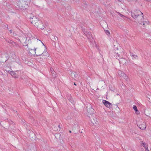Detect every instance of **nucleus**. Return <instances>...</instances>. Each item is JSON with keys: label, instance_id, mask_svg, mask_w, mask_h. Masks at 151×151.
Masks as SVG:
<instances>
[{"label": "nucleus", "instance_id": "f257e3e1", "mask_svg": "<svg viewBox=\"0 0 151 151\" xmlns=\"http://www.w3.org/2000/svg\"><path fill=\"white\" fill-rule=\"evenodd\" d=\"M132 17L137 21L139 24L143 25L148 24V22L144 21V18L143 16V13L139 10H136L131 13Z\"/></svg>", "mask_w": 151, "mask_h": 151}, {"label": "nucleus", "instance_id": "f03ea898", "mask_svg": "<svg viewBox=\"0 0 151 151\" xmlns=\"http://www.w3.org/2000/svg\"><path fill=\"white\" fill-rule=\"evenodd\" d=\"M28 0H19L17 3V5L21 9L25 10L28 7V3L27 1Z\"/></svg>", "mask_w": 151, "mask_h": 151}, {"label": "nucleus", "instance_id": "7ed1b4c3", "mask_svg": "<svg viewBox=\"0 0 151 151\" xmlns=\"http://www.w3.org/2000/svg\"><path fill=\"white\" fill-rule=\"evenodd\" d=\"M122 52H121V54L117 53L116 54V58H117L118 59L120 63H122L123 64H126L127 61L126 59L125 58H120V57H122V56H123L122 54L124 53V52L123 53V49H122Z\"/></svg>", "mask_w": 151, "mask_h": 151}, {"label": "nucleus", "instance_id": "20e7f679", "mask_svg": "<svg viewBox=\"0 0 151 151\" xmlns=\"http://www.w3.org/2000/svg\"><path fill=\"white\" fill-rule=\"evenodd\" d=\"M30 21L31 23L35 26L38 25L39 22L40 21L39 18L35 16H33L32 18L30 17Z\"/></svg>", "mask_w": 151, "mask_h": 151}, {"label": "nucleus", "instance_id": "39448f33", "mask_svg": "<svg viewBox=\"0 0 151 151\" xmlns=\"http://www.w3.org/2000/svg\"><path fill=\"white\" fill-rule=\"evenodd\" d=\"M138 127L141 129H145L146 127V123L143 120H141L140 122H138L137 123Z\"/></svg>", "mask_w": 151, "mask_h": 151}, {"label": "nucleus", "instance_id": "423d86ee", "mask_svg": "<svg viewBox=\"0 0 151 151\" xmlns=\"http://www.w3.org/2000/svg\"><path fill=\"white\" fill-rule=\"evenodd\" d=\"M85 35L86 36L87 38L89 40H91L93 39L92 34L90 32H89L88 30H85V29H82Z\"/></svg>", "mask_w": 151, "mask_h": 151}, {"label": "nucleus", "instance_id": "0eeeda50", "mask_svg": "<svg viewBox=\"0 0 151 151\" xmlns=\"http://www.w3.org/2000/svg\"><path fill=\"white\" fill-rule=\"evenodd\" d=\"M118 74L119 76L124 78L127 81H128V78L127 76L121 70H119L118 71Z\"/></svg>", "mask_w": 151, "mask_h": 151}, {"label": "nucleus", "instance_id": "6e6552de", "mask_svg": "<svg viewBox=\"0 0 151 151\" xmlns=\"http://www.w3.org/2000/svg\"><path fill=\"white\" fill-rule=\"evenodd\" d=\"M29 49V54H30V55L32 56H35L36 55V56H37L38 55H37L35 51L36 50V48H28Z\"/></svg>", "mask_w": 151, "mask_h": 151}, {"label": "nucleus", "instance_id": "1a4fd4ad", "mask_svg": "<svg viewBox=\"0 0 151 151\" xmlns=\"http://www.w3.org/2000/svg\"><path fill=\"white\" fill-rule=\"evenodd\" d=\"M103 103L107 108H110L112 107V105L109 102L104 100H103Z\"/></svg>", "mask_w": 151, "mask_h": 151}, {"label": "nucleus", "instance_id": "9d476101", "mask_svg": "<svg viewBox=\"0 0 151 151\" xmlns=\"http://www.w3.org/2000/svg\"><path fill=\"white\" fill-rule=\"evenodd\" d=\"M35 26L41 29H43L44 28V26L41 21L39 22L38 25Z\"/></svg>", "mask_w": 151, "mask_h": 151}, {"label": "nucleus", "instance_id": "9b49d317", "mask_svg": "<svg viewBox=\"0 0 151 151\" xmlns=\"http://www.w3.org/2000/svg\"><path fill=\"white\" fill-rule=\"evenodd\" d=\"M41 55H42L45 59H47V57L48 56V54L46 49L44 50L43 52Z\"/></svg>", "mask_w": 151, "mask_h": 151}, {"label": "nucleus", "instance_id": "f8f14e48", "mask_svg": "<svg viewBox=\"0 0 151 151\" xmlns=\"http://www.w3.org/2000/svg\"><path fill=\"white\" fill-rule=\"evenodd\" d=\"M92 119H91V122L93 124H97L98 122L97 119L94 117H92Z\"/></svg>", "mask_w": 151, "mask_h": 151}, {"label": "nucleus", "instance_id": "ddd939ff", "mask_svg": "<svg viewBox=\"0 0 151 151\" xmlns=\"http://www.w3.org/2000/svg\"><path fill=\"white\" fill-rule=\"evenodd\" d=\"M29 136L30 138H32V139H34L36 138L35 133H29Z\"/></svg>", "mask_w": 151, "mask_h": 151}, {"label": "nucleus", "instance_id": "4468645a", "mask_svg": "<svg viewBox=\"0 0 151 151\" xmlns=\"http://www.w3.org/2000/svg\"><path fill=\"white\" fill-rule=\"evenodd\" d=\"M130 55L132 56V58L133 60H136L137 58V56L135 55L132 52H130Z\"/></svg>", "mask_w": 151, "mask_h": 151}, {"label": "nucleus", "instance_id": "2eb2a0df", "mask_svg": "<svg viewBox=\"0 0 151 151\" xmlns=\"http://www.w3.org/2000/svg\"><path fill=\"white\" fill-rule=\"evenodd\" d=\"M70 76L72 78H75L77 76L76 73L74 71H72L71 73Z\"/></svg>", "mask_w": 151, "mask_h": 151}, {"label": "nucleus", "instance_id": "dca6fc26", "mask_svg": "<svg viewBox=\"0 0 151 151\" xmlns=\"http://www.w3.org/2000/svg\"><path fill=\"white\" fill-rule=\"evenodd\" d=\"M141 142L142 143V144L143 145L142 146L145 147V149L148 148V145L146 143L142 141H141Z\"/></svg>", "mask_w": 151, "mask_h": 151}, {"label": "nucleus", "instance_id": "f3484780", "mask_svg": "<svg viewBox=\"0 0 151 151\" xmlns=\"http://www.w3.org/2000/svg\"><path fill=\"white\" fill-rule=\"evenodd\" d=\"M60 125H58L57 127H54V130L55 131H59L60 129Z\"/></svg>", "mask_w": 151, "mask_h": 151}, {"label": "nucleus", "instance_id": "a211bd4d", "mask_svg": "<svg viewBox=\"0 0 151 151\" xmlns=\"http://www.w3.org/2000/svg\"><path fill=\"white\" fill-rule=\"evenodd\" d=\"M54 135L56 138H58L60 137V133H56L54 134Z\"/></svg>", "mask_w": 151, "mask_h": 151}, {"label": "nucleus", "instance_id": "6ab92c4d", "mask_svg": "<svg viewBox=\"0 0 151 151\" xmlns=\"http://www.w3.org/2000/svg\"><path fill=\"white\" fill-rule=\"evenodd\" d=\"M9 123L10 126L11 127H12L15 124L14 122L11 121H10L9 122Z\"/></svg>", "mask_w": 151, "mask_h": 151}, {"label": "nucleus", "instance_id": "aec40b11", "mask_svg": "<svg viewBox=\"0 0 151 151\" xmlns=\"http://www.w3.org/2000/svg\"><path fill=\"white\" fill-rule=\"evenodd\" d=\"M8 73H10L12 76L13 77L14 75L16 73L12 71L9 70L8 71Z\"/></svg>", "mask_w": 151, "mask_h": 151}, {"label": "nucleus", "instance_id": "412c9836", "mask_svg": "<svg viewBox=\"0 0 151 151\" xmlns=\"http://www.w3.org/2000/svg\"><path fill=\"white\" fill-rule=\"evenodd\" d=\"M133 108L135 111H137V107L135 105L133 106Z\"/></svg>", "mask_w": 151, "mask_h": 151}, {"label": "nucleus", "instance_id": "4be33fe9", "mask_svg": "<svg viewBox=\"0 0 151 151\" xmlns=\"http://www.w3.org/2000/svg\"><path fill=\"white\" fill-rule=\"evenodd\" d=\"M50 71L51 73H54L55 72L54 70L52 68H50Z\"/></svg>", "mask_w": 151, "mask_h": 151}, {"label": "nucleus", "instance_id": "5701e85b", "mask_svg": "<svg viewBox=\"0 0 151 151\" xmlns=\"http://www.w3.org/2000/svg\"><path fill=\"white\" fill-rule=\"evenodd\" d=\"M118 13L119 14V15L121 17H125L124 16L122 15V14H121L120 13L118 12Z\"/></svg>", "mask_w": 151, "mask_h": 151}, {"label": "nucleus", "instance_id": "b1692460", "mask_svg": "<svg viewBox=\"0 0 151 151\" xmlns=\"http://www.w3.org/2000/svg\"><path fill=\"white\" fill-rule=\"evenodd\" d=\"M105 32L106 34L107 35H109L110 34V32L108 30H106Z\"/></svg>", "mask_w": 151, "mask_h": 151}, {"label": "nucleus", "instance_id": "393cba45", "mask_svg": "<svg viewBox=\"0 0 151 151\" xmlns=\"http://www.w3.org/2000/svg\"><path fill=\"white\" fill-rule=\"evenodd\" d=\"M18 76H19L18 75H17V74H16V73H15V74L14 75V76H13V77L16 78H18Z\"/></svg>", "mask_w": 151, "mask_h": 151}, {"label": "nucleus", "instance_id": "a878e982", "mask_svg": "<svg viewBox=\"0 0 151 151\" xmlns=\"http://www.w3.org/2000/svg\"><path fill=\"white\" fill-rule=\"evenodd\" d=\"M52 76L53 77H55L56 74L55 72V73H52Z\"/></svg>", "mask_w": 151, "mask_h": 151}, {"label": "nucleus", "instance_id": "bb28decb", "mask_svg": "<svg viewBox=\"0 0 151 151\" xmlns=\"http://www.w3.org/2000/svg\"><path fill=\"white\" fill-rule=\"evenodd\" d=\"M136 111V113L137 115L139 114L140 113L139 111H138V110L137 111Z\"/></svg>", "mask_w": 151, "mask_h": 151}, {"label": "nucleus", "instance_id": "cd10ccee", "mask_svg": "<svg viewBox=\"0 0 151 151\" xmlns=\"http://www.w3.org/2000/svg\"><path fill=\"white\" fill-rule=\"evenodd\" d=\"M68 99L70 101V102H71L72 100H71V97H70L69 98H68Z\"/></svg>", "mask_w": 151, "mask_h": 151}, {"label": "nucleus", "instance_id": "c85d7f7f", "mask_svg": "<svg viewBox=\"0 0 151 151\" xmlns=\"http://www.w3.org/2000/svg\"><path fill=\"white\" fill-rule=\"evenodd\" d=\"M145 149V151H149L148 150V147L146 149Z\"/></svg>", "mask_w": 151, "mask_h": 151}, {"label": "nucleus", "instance_id": "c756f323", "mask_svg": "<svg viewBox=\"0 0 151 151\" xmlns=\"http://www.w3.org/2000/svg\"><path fill=\"white\" fill-rule=\"evenodd\" d=\"M8 42H9V43H15L13 41H12V42L11 41L10 42H9V41H8Z\"/></svg>", "mask_w": 151, "mask_h": 151}, {"label": "nucleus", "instance_id": "7c9ffc66", "mask_svg": "<svg viewBox=\"0 0 151 151\" xmlns=\"http://www.w3.org/2000/svg\"><path fill=\"white\" fill-rule=\"evenodd\" d=\"M10 33H12V30H10Z\"/></svg>", "mask_w": 151, "mask_h": 151}, {"label": "nucleus", "instance_id": "2f4dec72", "mask_svg": "<svg viewBox=\"0 0 151 151\" xmlns=\"http://www.w3.org/2000/svg\"><path fill=\"white\" fill-rule=\"evenodd\" d=\"M31 40V39L30 38H29L28 39V41H29V40Z\"/></svg>", "mask_w": 151, "mask_h": 151}, {"label": "nucleus", "instance_id": "473e14b6", "mask_svg": "<svg viewBox=\"0 0 151 151\" xmlns=\"http://www.w3.org/2000/svg\"><path fill=\"white\" fill-rule=\"evenodd\" d=\"M27 38L26 37V41H27Z\"/></svg>", "mask_w": 151, "mask_h": 151}, {"label": "nucleus", "instance_id": "72a5a7b5", "mask_svg": "<svg viewBox=\"0 0 151 151\" xmlns=\"http://www.w3.org/2000/svg\"><path fill=\"white\" fill-rule=\"evenodd\" d=\"M74 85H76V84H75V83H74Z\"/></svg>", "mask_w": 151, "mask_h": 151}, {"label": "nucleus", "instance_id": "f704fd0d", "mask_svg": "<svg viewBox=\"0 0 151 151\" xmlns=\"http://www.w3.org/2000/svg\"><path fill=\"white\" fill-rule=\"evenodd\" d=\"M69 132H71V131H69Z\"/></svg>", "mask_w": 151, "mask_h": 151}, {"label": "nucleus", "instance_id": "c9c22d12", "mask_svg": "<svg viewBox=\"0 0 151 151\" xmlns=\"http://www.w3.org/2000/svg\"><path fill=\"white\" fill-rule=\"evenodd\" d=\"M42 43L43 44V43ZM43 45L45 46V45H44V44H43Z\"/></svg>", "mask_w": 151, "mask_h": 151}]
</instances>
